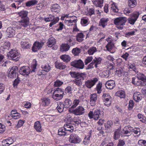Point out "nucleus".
I'll return each mask as SVG.
<instances>
[{
	"instance_id": "f257e3e1",
	"label": "nucleus",
	"mask_w": 146,
	"mask_h": 146,
	"mask_svg": "<svg viewBox=\"0 0 146 146\" xmlns=\"http://www.w3.org/2000/svg\"><path fill=\"white\" fill-rule=\"evenodd\" d=\"M18 69L17 66H13L10 69L7 76L9 78H15L18 76Z\"/></svg>"
},
{
	"instance_id": "f03ea898",
	"label": "nucleus",
	"mask_w": 146,
	"mask_h": 146,
	"mask_svg": "<svg viewBox=\"0 0 146 146\" xmlns=\"http://www.w3.org/2000/svg\"><path fill=\"white\" fill-rule=\"evenodd\" d=\"M8 58L10 60H12L15 61L19 59V54L15 50L12 49L7 54Z\"/></svg>"
},
{
	"instance_id": "7ed1b4c3",
	"label": "nucleus",
	"mask_w": 146,
	"mask_h": 146,
	"mask_svg": "<svg viewBox=\"0 0 146 146\" xmlns=\"http://www.w3.org/2000/svg\"><path fill=\"white\" fill-rule=\"evenodd\" d=\"M69 111L75 115H82L85 112V109L82 106H78L76 109L72 110L69 108Z\"/></svg>"
},
{
	"instance_id": "20e7f679",
	"label": "nucleus",
	"mask_w": 146,
	"mask_h": 146,
	"mask_svg": "<svg viewBox=\"0 0 146 146\" xmlns=\"http://www.w3.org/2000/svg\"><path fill=\"white\" fill-rule=\"evenodd\" d=\"M100 110L96 109L93 112L92 111H90L88 115L90 118H93L95 120H97L100 118Z\"/></svg>"
},
{
	"instance_id": "39448f33",
	"label": "nucleus",
	"mask_w": 146,
	"mask_h": 146,
	"mask_svg": "<svg viewBox=\"0 0 146 146\" xmlns=\"http://www.w3.org/2000/svg\"><path fill=\"white\" fill-rule=\"evenodd\" d=\"M70 64L74 67L80 69H83L84 67L83 62L80 59L74 60L71 62Z\"/></svg>"
},
{
	"instance_id": "423d86ee",
	"label": "nucleus",
	"mask_w": 146,
	"mask_h": 146,
	"mask_svg": "<svg viewBox=\"0 0 146 146\" xmlns=\"http://www.w3.org/2000/svg\"><path fill=\"white\" fill-rule=\"evenodd\" d=\"M102 98L105 105L107 106H110L111 103V97L108 94L104 93Z\"/></svg>"
},
{
	"instance_id": "0eeeda50",
	"label": "nucleus",
	"mask_w": 146,
	"mask_h": 146,
	"mask_svg": "<svg viewBox=\"0 0 146 146\" xmlns=\"http://www.w3.org/2000/svg\"><path fill=\"white\" fill-rule=\"evenodd\" d=\"M19 72L21 74L25 77H27L30 73L31 69L29 67L24 66L20 68Z\"/></svg>"
},
{
	"instance_id": "6e6552de",
	"label": "nucleus",
	"mask_w": 146,
	"mask_h": 146,
	"mask_svg": "<svg viewBox=\"0 0 146 146\" xmlns=\"http://www.w3.org/2000/svg\"><path fill=\"white\" fill-rule=\"evenodd\" d=\"M28 12L25 11H22L18 12V14L20 17H21V19L20 21H23L25 23L27 21L28 24H29V18L27 17Z\"/></svg>"
},
{
	"instance_id": "1a4fd4ad",
	"label": "nucleus",
	"mask_w": 146,
	"mask_h": 146,
	"mask_svg": "<svg viewBox=\"0 0 146 146\" xmlns=\"http://www.w3.org/2000/svg\"><path fill=\"white\" fill-rule=\"evenodd\" d=\"M127 19L126 18L123 17H120L114 19V24L117 25L124 26L126 22Z\"/></svg>"
},
{
	"instance_id": "9d476101",
	"label": "nucleus",
	"mask_w": 146,
	"mask_h": 146,
	"mask_svg": "<svg viewBox=\"0 0 146 146\" xmlns=\"http://www.w3.org/2000/svg\"><path fill=\"white\" fill-rule=\"evenodd\" d=\"M98 81V79L96 78L88 80L85 82V86L87 88L90 89L95 85Z\"/></svg>"
},
{
	"instance_id": "9b49d317",
	"label": "nucleus",
	"mask_w": 146,
	"mask_h": 146,
	"mask_svg": "<svg viewBox=\"0 0 146 146\" xmlns=\"http://www.w3.org/2000/svg\"><path fill=\"white\" fill-rule=\"evenodd\" d=\"M59 20L58 18L56 17L55 19L54 17L52 15H50L48 18L45 19V21L46 22L52 21L49 25V26L50 27L57 23Z\"/></svg>"
},
{
	"instance_id": "f8f14e48",
	"label": "nucleus",
	"mask_w": 146,
	"mask_h": 146,
	"mask_svg": "<svg viewBox=\"0 0 146 146\" xmlns=\"http://www.w3.org/2000/svg\"><path fill=\"white\" fill-rule=\"evenodd\" d=\"M69 141L71 143H80L81 140L77 135L72 134L70 135Z\"/></svg>"
},
{
	"instance_id": "ddd939ff",
	"label": "nucleus",
	"mask_w": 146,
	"mask_h": 146,
	"mask_svg": "<svg viewBox=\"0 0 146 146\" xmlns=\"http://www.w3.org/2000/svg\"><path fill=\"white\" fill-rule=\"evenodd\" d=\"M85 75H82L72 81V82L76 84V85L80 86L82 84V80H84Z\"/></svg>"
},
{
	"instance_id": "4468645a",
	"label": "nucleus",
	"mask_w": 146,
	"mask_h": 146,
	"mask_svg": "<svg viewBox=\"0 0 146 146\" xmlns=\"http://www.w3.org/2000/svg\"><path fill=\"white\" fill-rule=\"evenodd\" d=\"M139 15L138 12H134L133 13V16L128 19V23L131 24L133 25L137 20Z\"/></svg>"
},
{
	"instance_id": "2eb2a0df",
	"label": "nucleus",
	"mask_w": 146,
	"mask_h": 146,
	"mask_svg": "<svg viewBox=\"0 0 146 146\" xmlns=\"http://www.w3.org/2000/svg\"><path fill=\"white\" fill-rule=\"evenodd\" d=\"M27 21L26 22L24 23L23 21H19L16 23V26L14 28L17 29H20L22 28H25L29 26V25L28 24V22Z\"/></svg>"
},
{
	"instance_id": "dca6fc26",
	"label": "nucleus",
	"mask_w": 146,
	"mask_h": 146,
	"mask_svg": "<svg viewBox=\"0 0 146 146\" xmlns=\"http://www.w3.org/2000/svg\"><path fill=\"white\" fill-rule=\"evenodd\" d=\"M44 44V42H35L33 46L32 50L34 52H36L37 50L40 49L43 46Z\"/></svg>"
},
{
	"instance_id": "f3484780",
	"label": "nucleus",
	"mask_w": 146,
	"mask_h": 146,
	"mask_svg": "<svg viewBox=\"0 0 146 146\" xmlns=\"http://www.w3.org/2000/svg\"><path fill=\"white\" fill-rule=\"evenodd\" d=\"M106 40L108 42L106 47L107 50L108 51H110L114 46V44L113 42V40L110 38L108 37L106 39Z\"/></svg>"
},
{
	"instance_id": "a211bd4d",
	"label": "nucleus",
	"mask_w": 146,
	"mask_h": 146,
	"mask_svg": "<svg viewBox=\"0 0 146 146\" xmlns=\"http://www.w3.org/2000/svg\"><path fill=\"white\" fill-rule=\"evenodd\" d=\"M29 39L28 38L23 39L22 40L21 42V47L23 49H27L29 48L30 47V45L28 43Z\"/></svg>"
},
{
	"instance_id": "6ab92c4d",
	"label": "nucleus",
	"mask_w": 146,
	"mask_h": 146,
	"mask_svg": "<svg viewBox=\"0 0 146 146\" xmlns=\"http://www.w3.org/2000/svg\"><path fill=\"white\" fill-rule=\"evenodd\" d=\"M98 99L97 95L96 94H93L91 95L90 97V103L91 106H95Z\"/></svg>"
},
{
	"instance_id": "aec40b11",
	"label": "nucleus",
	"mask_w": 146,
	"mask_h": 146,
	"mask_svg": "<svg viewBox=\"0 0 146 146\" xmlns=\"http://www.w3.org/2000/svg\"><path fill=\"white\" fill-rule=\"evenodd\" d=\"M115 86V82L113 80H108L105 84L106 87L108 89H112Z\"/></svg>"
},
{
	"instance_id": "412c9836",
	"label": "nucleus",
	"mask_w": 146,
	"mask_h": 146,
	"mask_svg": "<svg viewBox=\"0 0 146 146\" xmlns=\"http://www.w3.org/2000/svg\"><path fill=\"white\" fill-rule=\"evenodd\" d=\"M7 35L9 38L13 37L15 34V31L11 27H8L6 31Z\"/></svg>"
},
{
	"instance_id": "4be33fe9",
	"label": "nucleus",
	"mask_w": 146,
	"mask_h": 146,
	"mask_svg": "<svg viewBox=\"0 0 146 146\" xmlns=\"http://www.w3.org/2000/svg\"><path fill=\"white\" fill-rule=\"evenodd\" d=\"M133 99L136 102H138L142 99L141 94L139 92H135L133 96Z\"/></svg>"
},
{
	"instance_id": "5701e85b",
	"label": "nucleus",
	"mask_w": 146,
	"mask_h": 146,
	"mask_svg": "<svg viewBox=\"0 0 146 146\" xmlns=\"http://www.w3.org/2000/svg\"><path fill=\"white\" fill-rule=\"evenodd\" d=\"M64 128L67 132H72L74 130V127L70 124L67 123L65 124L64 126Z\"/></svg>"
},
{
	"instance_id": "b1692460",
	"label": "nucleus",
	"mask_w": 146,
	"mask_h": 146,
	"mask_svg": "<svg viewBox=\"0 0 146 146\" xmlns=\"http://www.w3.org/2000/svg\"><path fill=\"white\" fill-rule=\"evenodd\" d=\"M56 43V40L54 38L51 37L48 40L47 42V45L49 47H51L55 45Z\"/></svg>"
},
{
	"instance_id": "393cba45",
	"label": "nucleus",
	"mask_w": 146,
	"mask_h": 146,
	"mask_svg": "<svg viewBox=\"0 0 146 146\" xmlns=\"http://www.w3.org/2000/svg\"><path fill=\"white\" fill-rule=\"evenodd\" d=\"M137 77L138 80H141L144 82H146V76L143 74L137 72Z\"/></svg>"
},
{
	"instance_id": "a878e982",
	"label": "nucleus",
	"mask_w": 146,
	"mask_h": 146,
	"mask_svg": "<svg viewBox=\"0 0 146 146\" xmlns=\"http://www.w3.org/2000/svg\"><path fill=\"white\" fill-rule=\"evenodd\" d=\"M34 128L37 132H41L42 131V127L40 121H37L35 123Z\"/></svg>"
},
{
	"instance_id": "bb28decb",
	"label": "nucleus",
	"mask_w": 146,
	"mask_h": 146,
	"mask_svg": "<svg viewBox=\"0 0 146 146\" xmlns=\"http://www.w3.org/2000/svg\"><path fill=\"white\" fill-rule=\"evenodd\" d=\"M55 67L60 70H63L66 67V66L63 63L58 62H56L55 63Z\"/></svg>"
},
{
	"instance_id": "cd10ccee",
	"label": "nucleus",
	"mask_w": 146,
	"mask_h": 146,
	"mask_svg": "<svg viewBox=\"0 0 146 146\" xmlns=\"http://www.w3.org/2000/svg\"><path fill=\"white\" fill-rule=\"evenodd\" d=\"M70 45L67 44H62L60 46V50L61 52H66L69 50Z\"/></svg>"
},
{
	"instance_id": "c85d7f7f",
	"label": "nucleus",
	"mask_w": 146,
	"mask_h": 146,
	"mask_svg": "<svg viewBox=\"0 0 146 146\" xmlns=\"http://www.w3.org/2000/svg\"><path fill=\"white\" fill-rule=\"evenodd\" d=\"M92 2L96 7L101 8L103 6V0H93Z\"/></svg>"
},
{
	"instance_id": "c756f323",
	"label": "nucleus",
	"mask_w": 146,
	"mask_h": 146,
	"mask_svg": "<svg viewBox=\"0 0 146 146\" xmlns=\"http://www.w3.org/2000/svg\"><path fill=\"white\" fill-rule=\"evenodd\" d=\"M70 74L71 75V77L73 78H76L79 77L80 76L82 75H85V73H78L76 72H70Z\"/></svg>"
},
{
	"instance_id": "7c9ffc66",
	"label": "nucleus",
	"mask_w": 146,
	"mask_h": 146,
	"mask_svg": "<svg viewBox=\"0 0 146 146\" xmlns=\"http://www.w3.org/2000/svg\"><path fill=\"white\" fill-rule=\"evenodd\" d=\"M108 21V18H102L100 20L99 25L102 26L103 28H104L107 25Z\"/></svg>"
},
{
	"instance_id": "2f4dec72",
	"label": "nucleus",
	"mask_w": 146,
	"mask_h": 146,
	"mask_svg": "<svg viewBox=\"0 0 146 146\" xmlns=\"http://www.w3.org/2000/svg\"><path fill=\"white\" fill-rule=\"evenodd\" d=\"M102 60V58L100 57H96L92 61L94 64V66L96 68L98 67V65L100 64Z\"/></svg>"
},
{
	"instance_id": "473e14b6",
	"label": "nucleus",
	"mask_w": 146,
	"mask_h": 146,
	"mask_svg": "<svg viewBox=\"0 0 146 146\" xmlns=\"http://www.w3.org/2000/svg\"><path fill=\"white\" fill-rule=\"evenodd\" d=\"M64 104L62 103L59 102L58 103L56 109L59 113H62L64 110Z\"/></svg>"
},
{
	"instance_id": "72a5a7b5",
	"label": "nucleus",
	"mask_w": 146,
	"mask_h": 146,
	"mask_svg": "<svg viewBox=\"0 0 146 146\" xmlns=\"http://www.w3.org/2000/svg\"><path fill=\"white\" fill-rule=\"evenodd\" d=\"M60 6L57 4H53L51 7V11L53 12H59Z\"/></svg>"
},
{
	"instance_id": "f704fd0d",
	"label": "nucleus",
	"mask_w": 146,
	"mask_h": 146,
	"mask_svg": "<svg viewBox=\"0 0 146 146\" xmlns=\"http://www.w3.org/2000/svg\"><path fill=\"white\" fill-rule=\"evenodd\" d=\"M71 121L72 124L76 126L78 125L81 123V120L77 117H74L72 119Z\"/></svg>"
},
{
	"instance_id": "c9c22d12",
	"label": "nucleus",
	"mask_w": 146,
	"mask_h": 146,
	"mask_svg": "<svg viewBox=\"0 0 146 146\" xmlns=\"http://www.w3.org/2000/svg\"><path fill=\"white\" fill-rule=\"evenodd\" d=\"M42 104L44 106H47L50 103V100L48 98H44L42 99Z\"/></svg>"
},
{
	"instance_id": "e433bc0d",
	"label": "nucleus",
	"mask_w": 146,
	"mask_h": 146,
	"mask_svg": "<svg viewBox=\"0 0 146 146\" xmlns=\"http://www.w3.org/2000/svg\"><path fill=\"white\" fill-rule=\"evenodd\" d=\"M115 95L121 98H125V92L124 91L119 90L117 91L115 93Z\"/></svg>"
},
{
	"instance_id": "4c0bfd02",
	"label": "nucleus",
	"mask_w": 146,
	"mask_h": 146,
	"mask_svg": "<svg viewBox=\"0 0 146 146\" xmlns=\"http://www.w3.org/2000/svg\"><path fill=\"white\" fill-rule=\"evenodd\" d=\"M123 70L122 68H117L115 71V74L118 77H120L123 74Z\"/></svg>"
},
{
	"instance_id": "58836bf2",
	"label": "nucleus",
	"mask_w": 146,
	"mask_h": 146,
	"mask_svg": "<svg viewBox=\"0 0 146 146\" xmlns=\"http://www.w3.org/2000/svg\"><path fill=\"white\" fill-rule=\"evenodd\" d=\"M60 58L64 62H68L70 60V56L67 55H63L60 56Z\"/></svg>"
},
{
	"instance_id": "ea45409f",
	"label": "nucleus",
	"mask_w": 146,
	"mask_h": 146,
	"mask_svg": "<svg viewBox=\"0 0 146 146\" xmlns=\"http://www.w3.org/2000/svg\"><path fill=\"white\" fill-rule=\"evenodd\" d=\"M84 35L82 33H78L76 36L77 40L81 42L83 40Z\"/></svg>"
},
{
	"instance_id": "a19ab883",
	"label": "nucleus",
	"mask_w": 146,
	"mask_h": 146,
	"mask_svg": "<svg viewBox=\"0 0 146 146\" xmlns=\"http://www.w3.org/2000/svg\"><path fill=\"white\" fill-rule=\"evenodd\" d=\"M137 5V2L135 0H129L128 5L130 8H133Z\"/></svg>"
},
{
	"instance_id": "79ce46f5",
	"label": "nucleus",
	"mask_w": 146,
	"mask_h": 146,
	"mask_svg": "<svg viewBox=\"0 0 146 146\" xmlns=\"http://www.w3.org/2000/svg\"><path fill=\"white\" fill-rule=\"evenodd\" d=\"M72 103V101L70 99H65L64 104L66 108H68L71 106Z\"/></svg>"
},
{
	"instance_id": "37998d69",
	"label": "nucleus",
	"mask_w": 146,
	"mask_h": 146,
	"mask_svg": "<svg viewBox=\"0 0 146 146\" xmlns=\"http://www.w3.org/2000/svg\"><path fill=\"white\" fill-rule=\"evenodd\" d=\"M113 124V122L111 121H108L107 123L104 124L105 129L107 130L110 129V127H112Z\"/></svg>"
},
{
	"instance_id": "c03bdc74",
	"label": "nucleus",
	"mask_w": 146,
	"mask_h": 146,
	"mask_svg": "<svg viewBox=\"0 0 146 146\" xmlns=\"http://www.w3.org/2000/svg\"><path fill=\"white\" fill-rule=\"evenodd\" d=\"M38 3V1L36 0L30 1L27 2L26 3L27 7H30L31 6L34 5Z\"/></svg>"
},
{
	"instance_id": "a18cd8bd",
	"label": "nucleus",
	"mask_w": 146,
	"mask_h": 146,
	"mask_svg": "<svg viewBox=\"0 0 146 146\" xmlns=\"http://www.w3.org/2000/svg\"><path fill=\"white\" fill-rule=\"evenodd\" d=\"M97 51V49L96 47L92 46L88 51V53L90 55L93 54Z\"/></svg>"
},
{
	"instance_id": "49530a36",
	"label": "nucleus",
	"mask_w": 146,
	"mask_h": 146,
	"mask_svg": "<svg viewBox=\"0 0 146 146\" xmlns=\"http://www.w3.org/2000/svg\"><path fill=\"white\" fill-rule=\"evenodd\" d=\"M108 143L107 140L106 139H104L101 143V145L102 146H114V144L113 143H109L107 144Z\"/></svg>"
},
{
	"instance_id": "de8ad7c7",
	"label": "nucleus",
	"mask_w": 146,
	"mask_h": 146,
	"mask_svg": "<svg viewBox=\"0 0 146 146\" xmlns=\"http://www.w3.org/2000/svg\"><path fill=\"white\" fill-rule=\"evenodd\" d=\"M81 52V49L77 47L74 48L72 50V53L75 56L78 55Z\"/></svg>"
},
{
	"instance_id": "09e8293b",
	"label": "nucleus",
	"mask_w": 146,
	"mask_h": 146,
	"mask_svg": "<svg viewBox=\"0 0 146 146\" xmlns=\"http://www.w3.org/2000/svg\"><path fill=\"white\" fill-rule=\"evenodd\" d=\"M63 97V96L62 95H60V94H58L53 92V98L54 99L57 101L62 99Z\"/></svg>"
},
{
	"instance_id": "8fccbe9b",
	"label": "nucleus",
	"mask_w": 146,
	"mask_h": 146,
	"mask_svg": "<svg viewBox=\"0 0 146 146\" xmlns=\"http://www.w3.org/2000/svg\"><path fill=\"white\" fill-rule=\"evenodd\" d=\"M120 136V131L118 129H117L114 133L113 138L115 140L118 139Z\"/></svg>"
},
{
	"instance_id": "3c124183",
	"label": "nucleus",
	"mask_w": 146,
	"mask_h": 146,
	"mask_svg": "<svg viewBox=\"0 0 146 146\" xmlns=\"http://www.w3.org/2000/svg\"><path fill=\"white\" fill-rule=\"evenodd\" d=\"M80 102V100L79 99H76L74 100L73 103V105L70 108L71 109L75 108L79 104Z\"/></svg>"
},
{
	"instance_id": "603ef678",
	"label": "nucleus",
	"mask_w": 146,
	"mask_h": 146,
	"mask_svg": "<svg viewBox=\"0 0 146 146\" xmlns=\"http://www.w3.org/2000/svg\"><path fill=\"white\" fill-rule=\"evenodd\" d=\"M102 84L100 82H99L97 84L96 87V90L97 91V92L98 94H100L102 91L101 88L102 87Z\"/></svg>"
},
{
	"instance_id": "864d4df0",
	"label": "nucleus",
	"mask_w": 146,
	"mask_h": 146,
	"mask_svg": "<svg viewBox=\"0 0 146 146\" xmlns=\"http://www.w3.org/2000/svg\"><path fill=\"white\" fill-rule=\"evenodd\" d=\"M67 133L64 129H60L58 130V135L60 136L65 135Z\"/></svg>"
},
{
	"instance_id": "5fc2aeb1",
	"label": "nucleus",
	"mask_w": 146,
	"mask_h": 146,
	"mask_svg": "<svg viewBox=\"0 0 146 146\" xmlns=\"http://www.w3.org/2000/svg\"><path fill=\"white\" fill-rule=\"evenodd\" d=\"M54 93L56 94H60V95H62V96H64V92L63 90H62L60 88H57L56 89V90L54 92Z\"/></svg>"
},
{
	"instance_id": "6e6d98bb",
	"label": "nucleus",
	"mask_w": 146,
	"mask_h": 146,
	"mask_svg": "<svg viewBox=\"0 0 146 146\" xmlns=\"http://www.w3.org/2000/svg\"><path fill=\"white\" fill-rule=\"evenodd\" d=\"M42 68L43 71L46 72H48L50 69V67L48 65H43L42 66Z\"/></svg>"
},
{
	"instance_id": "4d7b16f0",
	"label": "nucleus",
	"mask_w": 146,
	"mask_h": 146,
	"mask_svg": "<svg viewBox=\"0 0 146 146\" xmlns=\"http://www.w3.org/2000/svg\"><path fill=\"white\" fill-rule=\"evenodd\" d=\"M133 132L135 134H137V136H139L140 134V129L138 127H135L133 129Z\"/></svg>"
},
{
	"instance_id": "13d9d810",
	"label": "nucleus",
	"mask_w": 146,
	"mask_h": 146,
	"mask_svg": "<svg viewBox=\"0 0 146 146\" xmlns=\"http://www.w3.org/2000/svg\"><path fill=\"white\" fill-rule=\"evenodd\" d=\"M37 66L36 61V60L33 61V64L32 67V69L31 72H35L36 71V66Z\"/></svg>"
},
{
	"instance_id": "bf43d9fd",
	"label": "nucleus",
	"mask_w": 146,
	"mask_h": 146,
	"mask_svg": "<svg viewBox=\"0 0 146 146\" xmlns=\"http://www.w3.org/2000/svg\"><path fill=\"white\" fill-rule=\"evenodd\" d=\"M111 10L115 13H117L118 11L117 7L113 4H112L111 7Z\"/></svg>"
},
{
	"instance_id": "052dcab7",
	"label": "nucleus",
	"mask_w": 146,
	"mask_h": 146,
	"mask_svg": "<svg viewBox=\"0 0 146 146\" xmlns=\"http://www.w3.org/2000/svg\"><path fill=\"white\" fill-rule=\"evenodd\" d=\"M63 83V82H62L60 80H57L56 81L54 82V86L55 87H56L60 86L62 85Z\"/></svg>"
},
{
	"instance_id": "680f3d73",
	"label": "nucleus",
	"mask_w": 146,
	"mask_h": 146,
	"mask_svg": "<svg viewBox=\"0 0 146 146\" xmlns=\"http://www.w3.org/2000/svg\"><path fill=\"white\" fill-rule=\"evenodd\" d=\"M135 84V86H143L145 85L144 82H143L139 80H137Z\"/></svg>"
},
{
	"instance_id": "e2e57ef3",
	"label": "nucleus",
	"mask_w": 146,
	"mask_h": 146,
	"mask_svg": "<svg viewBox=\"0 0 146 146\" xmlns=\"http://www.w3.org/2000/svg\"><path fill=\"white\" fill-rule=\"evenodd\" d=\"M93 59L92 57V56H89L85 60V63L86 65L88 63L90 62Z\"/></svg>"
},
{
	"instance_id": "0e129e2a",
	"label": "nucleus",
	"mask_w": 146,
	"mask_h": 146,
	"mask_svg": "<svg viewBox=\"0 0 146 146\" xmlns=\"http://www.w3.org/2000/svg\"><path fill=\"white\" fill-rule=\"evenodd\" d=\"M5 130V125L0 123V133H3Z\"/></svg>"
},
{
	"instance_id": "69168bd1",
	"label": "nucleus",
	"mask_w": 146,
	"mask_h": 146,
	"mask_svg": "<svg viewBox=\"0 0 146 146\" xmlns=\"http://www.w3.org/2000/svg\"><path fill=\"white\" fill-rule=\"evenodd\" d=\"M65 93H68L69 94H72V88L70 86H68L65 90Z\"/></svg>"
},
{
	"instance_id": "338daca9",
	"label": "nucleus",
	"mask_w": 146,
	"mask_h": 146,
	"mask_svg": "<svg viewBox=\"0 0 146 146\" xmlns=\"http://www.w3.org/2000/svg\"><path fill=\"white\" fill-rule=\"evenodd\" d=\"M125 144V141L123 140L120 139L119 141L117 146H124Z\"/></svg>"
},
{
	"instance_id": "774afa93",
	"label": "nucleus",
	"mask_w": 146,
	"mask_h": 146,
	"mask_svg": "<svg viewBox=\"0 0 146 146\" xmlns=\"http://www.w3.org/2000/svg\"><path fill=\"white\" fill-rule=\"evenodd\" d=\"M5 88V85L2 83H0V94L3 92Z\"/></svg>"
}]
</instances>
